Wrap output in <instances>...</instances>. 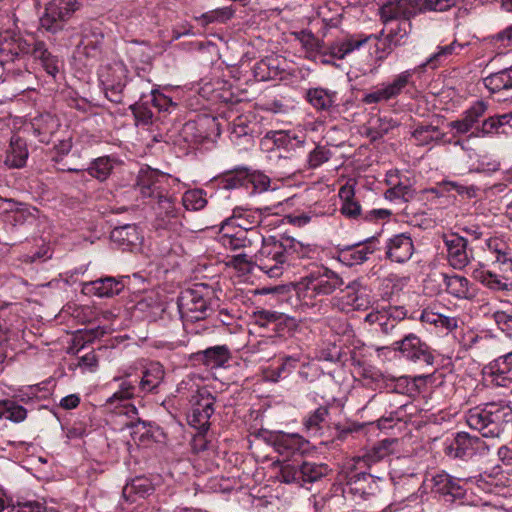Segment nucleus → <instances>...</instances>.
I'll return each instance as SVG.
<instances>
[{
  "mask_svg": "<svg viewBox=\"0 0 512 512\" xmlns=\"http://www.w3.org/2000/svg\"><path fill=\"white\" fill-rule=\"evenodd\" d=\"M309 246L291 237L277 239L269 236L264 239L257 254V267L271 278L280 277L283 271L294 265L295 259L309 258Z\"/></svg>",
  "mask_w": 512,
  "mask_h": 512,
  "instance_id": "obj_1",
  "label": "nucleus"
},
{
  "mask_svg": "<svg viewBox=\"0 0 512 512\" xmlns=\"http://www.w3.org/2000/svg\"><path fill=\"white\" fill-rule=\"evenodd\" d=\"M511 419L512 407L503 402L475 406L465 413L467 425L487 438L499 437Z\"/></svg>",
  "mask_w": 512,
  "mask_h": 512,
  "instance_id": "obj_2",
  "label": "nucleus"
},
{
  "mask_svg": "<svg viewBox=\"0 0 512 512\" xmlns=\"http://www.w3.org/2000/svg\"><path fill=\"white\" fill-rule=\"evenodd\" d=\"M343 284L338 273L325 266H315L296 284V292L301 301L313 305V301L331 295Z\"/></svg>",
  "mask_w": 512,
  "mask_h": 512,
  "instance_id": "obj_3",
  "label": "nucleus"
},
{
  "mask_svg": "<svg viewBox=\"0 0 512 512\" xmlns=\"http://www.w3.org/2000/svg\"><path fill=\"white\" fill-rule=\"evenodd\" d=\"M30 51L29 43L8 34L0 36V78L6 81L9 76H21L25 71L23 57Z\"/></svg>",
  "mask_w": 512,
  "mask_h": 512,
  "instance_id": "obj_4",
  "label": "nucleus"
},
{
  "mask_svg": "<svg viewBox=\"0 0 512 512\" xmlns=\"http://www.w3.org/2000/svg\"><path fill=\"white\" fill-rule=\"evenodd\" d=\"M128 69L123 62L107 64L99 70V80L106 97L113 103L123 101V91L127 83Z\"/></svg>",
  "mask_w": 512,
  "mask_h": 512,
  "instance_id": "obj_5",
  "label": "nucleus"
},
{
  "mask_svg": "<svg viewBox=\"0 0 512 512\" xmlns=\"http://www.w3.org/2000/svg\"><path fill=\"white\" fill-rule=\"evenodd\" d=\"M389 445V441L384 440L374 445L363 455L354 457L352 459V463L349 466L351 471L348 476V485H356L361 480H366L367 477H370V474L367 473L366 470L369 469L373 464L380 462L389 455ZM350 489L354 490L353 487ZM355 490H358V488L355 487Z\"/></svg>",
  "mask_w": 512,
  "mask_h": 512,
  "instance_id": "obj_6",
  "label": "nucleus"
},
{
  "mask_svg": "<svg viewBox=\"0 0 512 512\" xmlns=\"http://www.w3.org/2000/svg\"><path fill=\"white\" fill-rule=\"evenodd\" d=\"M216 398L207 388H200L191 397V410L187 415L188 424L197 430L208 431L210 418L214 414Z\"/></svg>",
  "mask_w": 512,
  "mask_h": 512,
  "instance_id": "obj_7",
  "label": "nucleus"
},
{
  "mask_svg": "<svg viewBox=\"0 0 512 512\" xmlns=\"http://www.w3.org/2000/svg\"><path fill=\"white\" fill-rule=\"evenodd\" d=\"M177 306L185 322L205 319L211 310L208 300L198 288L182 291L177 299Z\"/></svg>",
  "mask_w": 512,
  "mask_h": 512,
  "instance_id": "obj_8",
  "label": "nucleus"
},
{
  "mask_svg": "<svg viewBox=\"0 0 512 512\" xmlns=\"http://www.w3.org/2000/svg\"><path fill=\"white\" fill-rule=\"evenodd\" d=\"M79 9L77 0H51L45 6V12L40 18L41 27L51 33H57L63 29L72 14Z\"/></svg>",
  "mask_w": 512,
  "mask_h": 512,
  "instance_id": "obj_9",
  "label": "nucleus"
},
{
  "mask_svg": "<svg viewBox=\"0 0 512 512\" xmlns=\"http://www.w3.org/2000/svg\"><path fill=\"white\" fill-rule=\"evenodd\" d=\"M391 349L412 362H423L427 365L434 363L430 347L414 333L405 334L400 340L394 341Z\"/></svg>",
  "mask_w": 512,
  "mask_h": 512,
  "instance_id": "obj_10",
  "label": "nucleus"
},
{
  "mask_svg": "<svg viewBox=\"0 0 512 512\" xmlns=\"http://www.w3.org/2000/svg\"><path fill=\"white\" fill-rule=\"evenodd\" d=\"M169 176L159 170L152 169L149 166L141 167L137 179L136 187L144 198H155L165 192Z\"/></svg>",
  "mask_w": 512,
  "mask_h": 512,
  "instance_id": "obj_11",
  "label": "nucleus"
},
{
  "mask_svg": "<svg viewBox=\"0 0 512 512\" xmlns=\"http://www.w3.org/2000/svg\"><path fill=\"white\" fill-rule=\"evenodd\" d=\"M414 73L415 70L410 69L401 72L394 78L393 82L366 93L362 102L364 104H376L396 98L410 83Z\"/></svg>",
  "mask_w": 512,
  "mask_h": 512,
  "instance_id": "obj_12",
  "label": "nucleus"
},
{
  "mask_svg": "<svg viewBox=\"0 0 512 512\" xmlns=\"http://www.w3.org/2000/svg\"><path fill=\"white\" fill-rule=\"evenodd\" d=\"M386 34L387 27L382 29L378 34H371L368 36L348 35L344 38L335 40V42L329 47V52L334 58L341 60L366 44L370 39H375L377 42L383 40Z\"/></svg>",
  "mask_w": 512,
  "mask_h": 512,
  "instance_id": "obj_13",
  "label": "nucleus"
},
{
  "mask_svg": "<svg viewBox=\"0 0 512 512\" xmlns=\"http://www.w3.org/2000/svg\"><path fill=\"white\" fill-rule=\"evenodd\" d=\"M444 244L447 248V257L450 265L455 269L465 268L472 259V253L468 252V241L458 234L444 235Z\"/></svg>",
  "mask_w": 512,
  "mask_h": 512,
  "instance_id": "obj_14",
  "label": "nucleus"
},
{
  "mask_svg": "<svg viewBox=\"0 0 512 512\" xmlns=\"http://www.w3.org/2000/svg\"><path fill=\"white\" fill-rule=\"evenodd\" d=\"M340 301L343 305L342 309L347 311L367 310L372 304L370 291L358 281H353L346 286Z\"/></svg>",
  "mask_w": 512,
  "mask_h": 512,
  "instance_id": "obj_15",
  "label": "nucleus"
},
{
  "mask_svg": "<svg viewBox=\"0 0 512 512\" xmlns=\"http://www.w3.org/2000/svg\"><path fill=\"white\" fill-rule=\"evenodd\" d=\"M377 243L378 239L372 237L364 242L346 246L340 251L339 259L347 266L360 265L376 251Z\"/></svg>",
  "mask_w": 512,
  "mask_h": 512,
  "instance_id": "obj_16",
  "label": "nucleus"
},
{
  "mask_svg": "<svg viewBox=\"0 0 512 512\" xmlns=\"http://www.w3.org/2000/svg\"><path fill=\"white\" fill-rule=\"evenodd\" d=\"M286 60L278 55H270L254 65L253 74L258 81L284 79Z\"/></svg>",
  "mask_w": 512,
  "mask_h": 512,
  "instance_id": "obj_17",
  "label": "nucleus"
},
{
  "mask_svg": "<svg viewBox=\"0 0 512 512\" xmlns=\"http://www.w3.org/2000/svg\"><path fill=\"white\" fill-rule=\"evenodd\" d=\"M481 440L466 432L456 434L452 442L444 449L445 454L453 459H466L471 457L479 448Z\"/></svg>",
  "mask_w": 512,
  "mask_h": 512,
  "instance_id": "obj_18",
  "label": "nucleus"
},
{
  "mask_svg": "<svg viewBox=\"0 0 512 512\" xmlns=\"http://www.w3.org/2000/svg\"><path fill=\"white\" fill-rule=\"evenodd\" d=\"M485 370L491 384L508 387L512 383V352L495 359Z\"/></svg>",
  "mask_w": 512,
  "mask_h": 512,
  "instance_id": "obj_19",
  "label": "nucleus"
},
{
  "mask_svg": "<svg viewBox=\"0 0 512 512\" xmlns=\"http://www.w3.org/2000/svg\"><path fill=\"white\" fill-rule=\"evenodd\" d=\"M385 249L388 259L396 263H404L413 255L414 245L411 237L402 233L389 238Z\"/></svg>",
  "mask_w": 512,
  "mask_h": 512,
  "instance_id": "obj_20",
  "label": "nucleus"
},
{
  "mask_svg": "<svg viewBox=\"0 0 512 512\" xmlns=\"http://www.w3.org/2000/svg\"><path fill=\"white\" fill-rule=\"evenodd\" d=\"M472 277L493 291L508 290V281L512 278V276L500 272L498 268L486 269L481 263H478L477 267L473 269Z\"/></svg>",
  "mask_w": 512,
  "mask_h": 512,
  "instance_id": "obj_21",
  "label": "nucleus"
},
{
  "mask_svg": "<svg viewBox=\"0 0 512 512\" xmlns=\"http://www.w3.org/2000/svg\"><path fill=\"white\" fill-rule=\"evenodd\" d=\"M125 285L122 279L107 276L83 284V290L100 298H110L119 295Z\"/></svg>",
  "mask_w": 512,
  "mask_h": 512,
  "instance_id": "obj_22",
  "label": "nucleus"
},
{
  "mask_svg": "<svg viewBox=\"0 0 512 512\" xmlns=\"http://www.w3.org/2000/svg\"><path fill=\"white\" fill-rule=\"evenodd\" d=\"M154 491L155 487L149 478L138 476L126 483L122 490V496L126 502L136 503L149 497Z\"/></svg>",
  "mask_w": 512,
  "mask_h": 512,
  "instance_id": "obj_23",
  "label": "nucleus"
},
{
  "mask_svg": "<svg viewBox=\"0 0 512 512\" xmlns=\"http://www.w3.org/2000/svg\"><path fill=\"white\" fill-rule=\"evenodd\" d=\"M260 223V216L249 210L237 207L233 214L226 218L221 224V231L238 228L239 230H256Z\"/></svg>",
  "mask_w": 512,
  "mask_h": 512,
  "instance_id": "obj_24",
  "label": "nucleus"
},
{
  "mask_svg": "<svg viewBox=\"0 0 512 512\" xmlns=\"http://www.w3.org/2000/svg\"><path fill=\"white\" fill-rule=\"evenodd\" d=\"M304 98L317 112H329L336 106L337 92L323 87L309 88Z\"/></svg>",
  "mask_w": 512,
  "mask_h": 512,
  "instance_id": "obj_25",
  "label": "nucleus"
},
{
  "mask_svg": "<svg viewBox=\"0 0 512 512\" xmlns=\"http://www.w3.org/2000/svg\"><path fill=\"white\" fill-rule=\"evenodd\" d=\"M28 156L29 152L26 141L17 135H13L6 152L5 165L12 169L23 168L26 165Z\"/></svg>",
  "mask_w": 512,
  "mask_h": 512,
  "instance_id": "obj_26",
  "label": "nucleus"
},
{
  "mask_svg": "<svg viewBox=\"0 0 512 512\" xmlns=\"http://www.w3.org/2000/svg\"><path fill=\"white\" fill-rule=\"evenodd\" d=\"M308 445L302 436L298 434L279 433L274 438V446L278 453L288 456L296 452L303 453Z\"/></svg>",
  "mask_w": 512,
  "mask_h": 512,
  "instance_id": "obj_27",
  "label": "nucleus"
},
{
  "mask_svg": "<svg viewBox=\"0 0 512 512\" xmlns=\"http://www.w3.org/2000/svg\"><path fill=\"white\" fill-rule=\"evenodd\" d=\"M248 168L239 167L226 171L214 179L218 188L225 190L248 187Z\"/></svg>",
  "mask_w": 512,
  "mask_h": 512,
  "instance_id": "obj_28",
  "label": "nucleus"
},
{
  "mask_svg": "<svg viewBox=\"0 0 512 512\" xmlns=\"http://www.w3.org/2000/svg\"><path fill=\"white\" fill-rule=\"evenodd\" d=\"M329 414V406L326 405L309 412L302 421L305 430L312 436L322 435L323 429L328 423Z\"/></svg>",
  "mask_w": 512,
  "mask_h": 512,
  "instance_id": "obj_29",
  "label": "nucleus"
},
{
  "mask_svg": "<svg viewBox=\"0 0 512 512\" xmlns=\"http://www.w3.org/2000/svg\"><path fill=\"white\" fill-rule=\"evenodd\" d=\"M156 200V212L159 227L165 228L170 220L176 219L178 210L175 206V198L169 195L167 190L154 198Z\"/></svg>",
  "mask_w": 512,
  "mask_h": 512,
  "instance_id": "obj_30",
  "label": "nucleus"
},
{
  "mask_svg": "<svg viewBox=\"0 0 512 512\" xmlns=\"http://www.w3.org/2000/svg\"><path fill=\"white\" fill-rule=\"evenodd\" d=\"M164 378L163 366L158 362L150 363L142 372V376L138 379V387L140 392H152L162 382Z\"/></svg>",
  "mask_w": 512,
  "mask_h": 512,
  "instance_id": "obj_31",
  "label": "nucleus"
},
{
  "mask_svg": "<svg viewBox=\"0 0 512 512\" xmlns=\"http://www.w3.org/2000/svg\"><path fill=\"white\" fill-rule=\"evenodd\" d=\"M115 381H119V387L111 397L108 398L107 404H114L115 402L127 401L135 396H139L140 389L138 387V378L132 379L130 376L115 378Z\"/></svg>",
  "mask_w": 512,
  "mask_h": 512,
  "instance_id": "obj_32",
  "label": "nucleus"
},
{
  "mask_svg": "<svg viewBox=\"0 0 512 512\" xmlns=\"http://www.w3.org/2000/svg\"><path fill=\"white\" fill-rule=\"evenodd\" d=\"M339 198L342 201L340 212L349 219H358L362 216L361 205L355 200L354 187L344 185L339 190Z\"/></svg>",
  "mask_w": 512,
  "mask_h": 512,
  "instance_id": "obj_33",
  "label": "nucleus"
},
{
  "mask_svg": "<svg viewBox=\"0 0 512 512\" xmlns=\"http://www.w3.org/2000/svg\"><path fill=\"white\" fill-rule=\"evenodd\" d=\"M444 284L446 291L458 299H471L474 292L470 289L469 280L460 275H444Z\"/></svg>",
  "mask_w": 512,
  "mask_h": 512,
  "instance_id": "obj_34",
  "label": "nucleus"
},
{
  "mask_svg": "<svg viewBox=\"0 0 512 512\" xmlns=\"http://www.w3.org/2000/svg\"><path fill=\"white\" fill-rule=\"evenodd\" d=\"M295 35L297 40H299V42L301 43L302 47L310 55L317 53L320 54L321 56H330L334 58L329 52V47L335 41L325 46L322 40L318 39L311 31L308 30H302L300 32H297Z\"/></svg>",
  "mask_w": 512,
  "mask_h": 512,
  "instance_id": "obj_35",
  "label": "nucleus"
},
{
  "mask_svg": "<svg viewBox=\"0 0 512 512\" xmlns=\"http://www.w3.org/2000/svg\"><path fill=\"white\" fill-rule=\"evenodd\" d=\"M197 355L205 365L212 368L223 366L231 358L230 350L226 345L209 347L198 352Z\"/></svg>",
  "mask_w": 512,
  "mask_h": 512,
  "instance_id": "obj_36",
  "label": "nucleus"
},
{
  "mask_svg": "<svg viewBox=\"0 0 512 512\" xmlns=\"http://www.w3.org/2000/svg\"><path fill=\"white\" fill-rule=\"evenodd\" d=\"M329 471L327 464L303 461L300 464L301 487L321 480Z\"/></svg>",
  "mask_w": 512,
  "mask_h": 512,
  "instance_id": "obj_37",
  "label": "nucleus"
},
{
  "mask_svg": "<svg viewBox=\"0 0 512 512\" xmlns=\"http://www.w3.org/2000/svg\"><path fill=\"white\" fill-rule=\"evenodd\" d=\"M230 139L237 145L253 144V128L245 117H237L231 128Z\"/></svg>",
  "mask_w": 512,
  "mask_h": 512,
  "instance_id": "obj_38",
  "label": "nucleus"
},
{
  "mask_svg": "<svg viewBox=\"0 0 512 512\" xmlns=\"http://www.w3.org/2000/svg\"><path fill=\"white\" fill-rule=\"evenodd\" d=\"M392 480H401L406 477H416L415 460L411 457H397L390 468Z\"/></svg>",
  "mask_w": 512,
  "mask_h": 512,
  "instance_id": "obj_39",
  "label": "nucleus"
},
{
  "mask_svg": "<svg viewBox=\"0 0 512 512\" xmlns=\"http://www.w3.org/2000/svg\"><path fill=\"white\" fill-rule=\"evenodd\" d=\"M484 84L493 93L512 89V67L489 75Z\"/></svg>",
  "mask_w": 512,
  "mask_h": 512,
  "instance_id": "obj_40",
  "label": "nucleus"
},
{
  "mask_svg": "<svg viewBox=\"0 0 512 512\" xmlns=\"http://www.w3.org/2000/svg\"><path fill=\"white\" fill-rule=\"evenodd\" d=\"M387 182L391 187L385 192L386 199L390 201L408 202L414 197L415 190L411 185L401 181L396 182L392 178L387 180Z\"/></svg>",
  "mask_w": 512,
  "mask_h": 512,
  "instance_id": "obj_41",
  "label": "nucleus"
},
{
  "mask_svg": "<svg viewBox=\"0 0 512 512\" xmlns=\"http://www.w3.org/2000/svg\"><path fill=\"white\" fill-rule=\"evenodd\" d=\"M110 238L123 246L135 245L140 239L137 227L132 224L115 227L111 231Z\"/></svg>",
  "mask_w": 512,
  "mask_h": 512,
  "instance_id": "obj_42",
  "label": "nucleus"
},
{
  "mask_svg": "<svg viewBox=\"0 0 512 512\" xmlns=\"http://www.w3.org/2000/svg\"><path fill=\"white\" fill-rule=\"evenodd\" d=\"M412 24L409 21H398L395 25H387V34L385 35L388 42L392 43L395 47L402 46L406 43V39L410 34Z\"/></svg>",
  "mask_w": 512,
  "mask_h": 512,
  "instance_id": "obj_43",
  "label": "nucleus"
},
{
  "mask_svg": "<svg viewBox=\"0 0 512 512\" xmlns=\"http://www.w3.org/2000/svg\"><path fill=\"white\" fill-rule=\"evenodd\" d=\"M115 160L110 156H103L91 162L87 171L90 176L99 181H105L111 174Z\"/></svg>",
  "mask_w": 512,
  "mask_h": 512,
  "instance_id": "obj_44",
  "label": "nucleus"
},
{
  "mask_svg": "<svg viewBox=\"0 0 512 512\" xmlns=\"http://www.w3.org/2000/svg\"><path fill=\"white\" fill-rule=\"evenodd\" d=\"M456 48H463L462 44H459L457 41H453L449 45L439 47L438 51L434 54H432L426 62L420 64L418 67L414 68L413 70L416 71H424L426 67H430L432 69H435L439 66L441 60L443 58H446L450 55H452Z\"/></svg>",
  "mask_w": 512,
  "mask_h": 512,
  "instance_id": "obj_45",
  "label": "nucleus"
},
{
  "mask_svg": "<svg viewBox=\"0 0 512 512\" xmlns=\"http://www.w3.org/2000/svg\"><path fill=\"white\" fill-rule=\"evenodd\" d=\"M279 313L280 312L266 309L258 310L253 314L254 324L265 329L266 333L273 337Z\"/></svg>",
  "mask_w": 512,
  "mask_h": 512,
  "instance_id": "obj_46",
  "label": "nucleus"
},
{
  "mask_svg": "<svg viewBox=\"0 0 512 512\" xmlns=\"http://www.w3.org/2000/svg\"><path fill=\"white\" fill-rule=\"evenodd\" d=\"M103 43V34L101 32L91 31L84 34L79 48H83V53L88 57H96L100 54Z\"/></svg>",
  "mask_w": 512,
  "mask_h": 512,
  "instance_id": "obj_47",
  "label": "nucleus"
},
{
  "mask_svg": "<svg viewBox=\"0 0 512 512\" xmlns=\"http://www.w3.org/2000/svg\"><path fill=\"white\" fill-rule=\"evenodd\" d=\"M234 12L235 11L231 6L217 8L203 13L199 17V21H201L203 25L211 23H225L233 17Z\"/></svg>",
  "mask_w": 512,
  "mask_h": 512,
  "instance_id": "obj_48",
  "label": "nucleus"
},
{
  "mask_svg": "<svg viewBox=\"0 0 512 512\" xmlns=\"http://www.w3.org/2000/svg\"><path fill=\"white\" fill-rule=\"evenodd\" d=\"M225 230L222 231L223 234L221 236L222 245L230 249L232 251H238L241 249L242 244L245 242L246 236L248 234V230H236L235 232Z\"/></svg>",
  "mask_w": 512,
  "mask_h": 512,
  "instance_id": "obj_49",
  "label": "nucleus"
},
{
  "mask_svg": "<svg viewBox=\"0 0 512 512\" xmlns=\"http://www.w3.org/2000/svg\"><path fill=\"white\" fill-rule=\"evenodd\" d=\"M182 203L187 210L197 211L203 209L206 206L207 200L204 197L202 190L193 189L184 193L182 197Z\"/></svg>",
  "mask_w": 512,
  "mask_h": 512,
  "instance_id": "obj_50",
  "label": "nucleus"
},
{
  "mask_svg": "<svg viewBox=\"0 0 512 512\" xmlns=\"http://www.w3.org/2000/svg\"><path fill=\"white\" fill-rule=\"evenodd\" d=\"M500 124V115L491 116L485 119L481 125L476 126L470 137H486L493 134H499Z\"/></svg>",
  "mask_w": 512,
  "mask_h": 512,
  "instance_id": "obj_51",
  "label": "nucleus"
},
{
  "mask_svg": "<svg viewBox=\"0 0 512 512\" xmlns=\"http://www.w3.org/2000/svg\"><path fill=\"white\" fill-rule=\"evenodd\" d=\"M278 478L286 484H296L301 487L300 464L283 463Z\"/></svg>",
  "mask_w": 512,
  "mask_h": 512,
  "instance_id": "obj_52",
  "label": "nucleus"
},
{
  "mask_svg": "<svg viewBox=\"0 0 512 512\" xmlns=\"http://www.w3.org/2000/svg\"><path fill=\"white\" fill-rule=\"evenodd\" d=\"M380 19L385 26L389 25L394 20L403 21L399 0H390L383 5L380 9Z\"/></svg>",
  "mask_w": 512,
  "mask_h": 512,
  "instance_id": "obj_53",
  "label": "nucleus"
},
{
  "mask_svg": "<svg viewBox=\"0 0 512 512\" xmlns=\"http://www.w3.org/2000/svg\"><path fill=\"white\" fill-rule=\"evenodd\" d=\"M438 132V128L432 125L419 126L412 132V137L419 146L429 145L439 137L434 134Z\"/></svg>",
  "mask_w": 512,
  "mask_h": 512,
  "instance_id": "obj_54",
  "label": "nucleus"
},
{
  "mask_svg": "<svg viewBox=\"0 0 512 512\" xmlns=\"http://www.w3.org/2000/svg\"><path fill=\"white\" fill-rule=\"evenodd\" d=\"M403 20L409 21L418 14L425 13L424 0H399Z\"/></svg>",
  "mask_w": 512,
  "mask_h": 512,
  "instance_id": "obj_55",
  "label": "nucleus"
},
{
  "mask_svg": "<svg viewBox=\"0 0 512 512\" xmlns=\"http://www.w3.org/2000/svg\"><path fill=\"white\" fill-rule=\"evenodd\" d=\"M296 326L297 323L295 318L280 312L273 337H285L290 334Z\"/></svg>",
  "mask_w": 512,
  "mask_h": 512,
  "instance_id": "obj_56",
  "label": "nucleus"
},
{
  "mask_svg": "<svg viewBox=\"0 0 512 512\" xmlns=\"http://www.w3.org/2000/svg\"><path fill=\"white\" fill-rule=\"evenodd\" d=\"M331 157V152L329 149L324 146H316L313 150H311L308 154V166L311 169L318 168L323 163L327 162Z\"/></svg>",
  "mask_w": 512,
  "mask_h": 512,
  "instance_id": "obj_57",
  "label": "nucleus"
},
{
  "mask_svg": "<svg viewBox=\"0 0 512 512\" xmlns=\"http://www.w3.org/2000/svg\"><path fill=\"white\" fill-rule=\"evenodd\" d=\"M451 479L452 476L445 472L436 474L432 477V490L447 499L450 493Z\"/></svg>",
  "mask_w": 512,
  "mask_h": 512,
  "instance_id": "obj_58",
  "label": "nucleus"
},
{
  "mask_svg": "<svg viewBox=\"0 0 512 512\" xmlns=\"http://www.w3.org/2000/svg\"><path fill=\"white\" fill-rule=\"evenodd\" d=\"M486 109L487 105L483 101H477L463 113L462 118L470 127L474 128L475 124L484 115Z\"/></svg>",
  "mask_w": 512,
  "mask_h": 512,
  "instance_id": "obj_59",
  "label": "nucleus"
},
{
  "mask_svg": "<svg viewBox=\"0 0 512 512\" xmlns=\"http://www.w3.org/2000/svg\"><path fill=\"white\" fill-rule=\"evenodd\" d=\"M6 408L7 413L5 415V418L12 422L20 423L24 421L27 417V410L23 406L15 403L14 401L6 400Z\"/></svg>",
  "mask_w": 512,
  "mask_h": 512,
  "instance_id": "obj_60",
  "label": "nucleus"
},
{
  "mask_svg": "<svg viewBox=\"0 0 512 512\" xmlns=\"http://www.w3.org/2000/svg\"><path fill=\"white\" fill-rule=\"evenodd\" d=\"M379 327L380 331L385 335L401 336L403 332V329L401 325H399V322L391 318L390 314L387 312L385 314V317H383V320H381Z\"/></svg>",
  "mask_w": 512,
  "mask_h": 512,
  "instance_id": "obj_61",
  "label": "nucleus"
},
{
  "mask_svg": "<svg viewBox=\"0 0 512 512\" xmlns=\"http://www.w3.org/2000/svg\"><path fill=\"white\" fill-rule=\"evenodd\" d=\"M248 186H253L255 191L263 192L267 191L270 187V178L261 172H249L248 171Z\"/></svg>",
  "mask_w": 512,
  "mask_h": 512,
  "instance_id": "obj_62",
  "label": "nucleus"
},
{
  "mask_svg": "<svg viewBox=\"0 0 512 512\" xmlns=\"http://www.w3.org/2000/svg\"><path fill=\"white\" fill-rule=\"evenodd\" d=\"M229 264L241 272H251L255 262L250 260L249 255L237 253L231 256Z\"/></svg>",
  "mask_w": 512,
  "mask_h": 512,
  "instance_id": "obj_63",
  "label": "nucleus"
},
{
  "mask_svg": "<svg viewBox=\"0 0 512 512\" xmlns=\"http://www.w3.org/2000/svg\"><path fill=\"white\" fill-rule=\"evenodd\" d=\"M493 318L499 329L512 338V315L504 311H496Z\"/></svg>",
  "mask_w": 512,
  "mask_h": 512,
  "instance_id": "obj_64",
  "label": "nucleus"
}]
</instances>
